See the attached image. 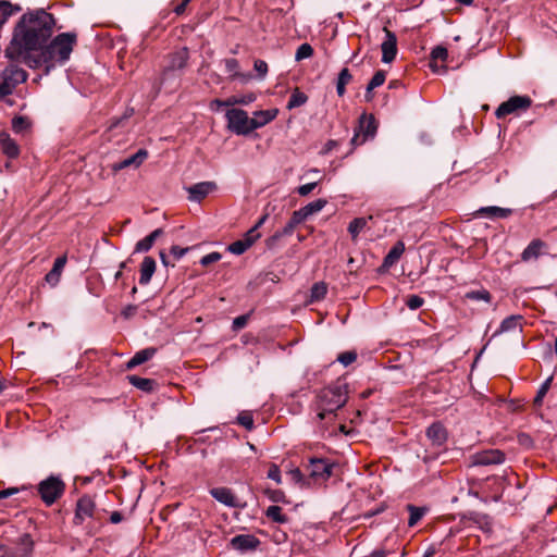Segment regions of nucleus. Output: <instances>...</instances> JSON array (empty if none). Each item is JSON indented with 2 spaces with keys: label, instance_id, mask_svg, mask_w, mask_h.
Returning <instances> with one entry per match:
<instances>
[{
  "label": "nucleus",
  "instance_id": "f257e3e1",
  "mask_svg": "<svg viewBox=\"0 0 557 557\" xmlns=\"http://www.w3.org/2000/svg\"><path fill=\"white\" fill-rule=\"evenodd\" d=\"M54 25L53 15L44 9L23 14L5 49V57L30 69H37L38 61H35L33 52H38L42 48L51 37Z\"/></svg>",
  "mask_w": 557,
  "mask_h": 557
},
{
  "label": "nucleus",
  "instance_id": "f03ea898",
  "mask_svg": "<svg viewBox=\"0 0 557 557\" xmlns=\"http://www.w3.org/2000/svg\"><path fill=\"white\" fill-rule=\"evenodd\" d=\"M347 385L341 382L323 388L318 395L315 405L319 420H332L335 412L347 403Z\"/></svg>",
  "mask_w": 557,
  "mask_h": 557
},
{
  "label": "nucleus",
  "instance_id": "7ed1b4c3",
  "mask_svg": "<svg viewBox=\"0 0 557 557\" xmlns=\"http://www.w3.org/2000/svg\"><path fill=\"white\" fill-rule=\"evenodd\" d=\"M76 36L71 33H62L58 35L49 45L42 46L34 55L35 61H38V67L41 64L53 65L55 62L64 63L70 59L73 51Z\"/></svg>",
  "mask_w": 557,
  "mask_h": 557
},
{
  "label": "nucleus",
  "instance_id": "20e7f679",
  "mask_svg": "<svg viewBox=\"0 0 557 557\" xmlns=\"http://www.w3.org/2000/svg\"><path fill=\"white\" fill-rule=\"evenodd\" d=\"M64 490V482L55 475H50L38 484V493L42 502L48 506L54 504L62 496Z\"/></svg>",
  "mask_w": 557,
  "mask_h": 557
},
{
  "label": "nucleus",
  "instance_id": "39448f33",
  "mask_svg": "<svg viewBox=\"0 0 557 557\" xmlns=\"http://www.w3.org/2000/svg\"><path fill=\"white\" fill-rule=\"evenodd\" d=\"M227 128L236 135H248L253 132L252 120L242 109H230L225 113Z\"/></svg>",
  "mask_w": 557,
  "mask_h": 557
},
{
  "label": "nucleus",
  "instance_id": "423d86ee",
  "mask_svg": "<svg viewBox=\"0 0 557 557\" xmlns=\"http://www.w3.org/2000/svg\"><path fill=\"white\" fill-rule=\"evenodd\" d=\"M189 52L187 48H181L168 55V62L164 65L160 75V85H163L168 79L172 78L174 72L183 70L188 62Z\"/></svg>",
  "mask_w": 557,
  "mask_h": 557
},
{
  "label": "nucleus",
  "instance_id": "0eeeda50",
  "mask_svg": "<svg viewBox=\"0 0 557 557\" xmlns=\"http://www.w3.org/2000/svg\"><path fill=\"white\" fill-rule=\"evenodd\" d=\"M98 513L95 499L90 495L84 494L76 502L73 523L82 525L87 519H98Z\"/></svg>",
  "mask_w": 557,
  "mask_h": 557
},
{
  "label": "nucleus",
  "instance_id": "6e6552de",
  "mask_svg": "<svg viewBox=\"0 0 557 557\" xmlns=\"http://www.w3.org/2000/svg\"><path fill=\"white\" fill-rule=\"evenodd\" d=\"M376 121L374 116L362 114L359 119V126L355 129V134L350 140L352 148L364 144L368 139L374 137L376 133Z\"/></svg>",
  "mask_w": 557,
  "mask_h": 557
},
{
  "label": "nucleus",
  "instance_id": "1a4fd4ad",
  "mask_svg": "<svg viewBox=\"0 0 557 557\" xmlns=\"http://www.w3.org/2000/svg\"><path fill=\"white\" fill-rule=\"evenodd\" d=\"M334 462L324 458H311L308 465L309 476L317 483L326 482L333 474Z\"/></svg>",
  "mask_w": 557,
  "mask_h": 557
},
{
  "label": "nucleus",
  "instance_id": "9d476101",
  "mask_svg": "<svg viewBox=\"0 0 557 557\" xmlns=\"http://www.w3.org/2000/svg\"><path fill=\"white\" fill-rule=\"evenodd\" d=\"M531 104L532 100L529 96H512L496 109L495 115L497 119H503L518 111H525Z\"/></svg>",
  "mask_w": 557,
  "mask_h": 557
},
{
  "label": "nucleus",
  "instance_id": "9b49d317",
  "mask_svg": "<svg viewBox=\"0 0 557 557\" xmlns=\"http://www.w3.org/2000/svg\"><path fill=\"white\" fill-rule=\"evenodd\" d=\"M34 550V542L29 534H24L20 539L17 547H7L0 552V557H32Z\"/></svg>",
  "mask_w": 557,
  "mask_h": 557
},
{
  "label": "nucleus",
  "instance_id": "f8f14e48",
  "mask_svg": "<svg viewBox=\"0 0 557 557\" xmlns=\"http://www.w3.org/2000/svg\"><path fill=\"white\" fill-rule=\"evenodd\" d=\"M473 466L500 465L505 461V454L499 449L478 451L471 457Z\"/></svg>",
  "mask_w": 557,
  "mask_h": 557
},
{
  "label": "nucleus",
  "instance_id": "ddd939ff",
  "mask_svg": "<svg viewBox=\"0 0 557 557\" xmlns=\"http://www.w3.org/2000/svg\"><path fill=\"white\" fill-rule=\"evenodd\" d=\"M383 32L385 33V38L381 44L382 50V62L391 63L395 60L397 54V37L391 32L388 28L384 27Z\"/></svg>",
  "mask_w": 557,
  "mask_h": 557
},
{
  "label": "nucleus",
  "instance_id": "4468645a",
  "mask_svg": "<svg viewBox=\"0 0 557 557\" xmlns=\"http://www.w3.org/2000/svg\"><path fill=\"white\" fill-rule=\"evenodd\" d=\"M188 193V199L194 202H200L205 199L209 194L213 193L216 189V184L214 182H200L188 186L185 188Z\"/></svg>",
  "mask_w": 557,
  "mask_h": 557
},
{
  "label": "nucleus",
  "instance_id": "2eb2a0df",
  "mask_svg": "<svg viewBox=\"0 0 557 557\" xmlns=\"http://www.w3.org/2000/svg\"><path fill=\"white\" fill-rule=\"evenodd\" d=\"M210 494L215 500H218L219 503H221L227 507H231V508L243 507V505L239 503L238 498L227 487L211 488Z\"/></svg>",
  "mask_w": 557,
  "mask_h": 557
},
{
  "label": "nucleus",
  "instance_id": "dca6fc26",
  "mask_svg": "<svg viewBox=\"0 0 557 557\" xmlns=\"http://www.w3.org/2000/svg\"><path fill=\"white\" fill-rule=\"evenodd\" d=\"M546 249L547 244L544 240L540 238L533 239L522 251L521 260L523 262L536 260L537 258L546 253Z\"/></svg>",
  "mask_w": 557,
  "mask_h": 557
},
{
  "label": "nucleus",
  "instance_id": "f3484780",
  "mask_svg": "<svg viewBox=\"0 0 557 557\" xmlns=\"http://www.w3.org/2000/svg\"><path fill=\"white\" fill-rule=\"evenodd\" d=\"M426 437L435 447H443L447 441V431L441 422H434L426 429Z\"/></svg>",
  "mask_w": 557,
  "mask_h": 557
},
{
  "label": "nucleus",
  "instance_id": "a211bd4d",
  "mask_svg": "<svg viewBox=\"0 0 557 557\" xmlns=\"http://www.w3.org/2000/svg\"><path fill=\"white\" fill-rule=\"evenodd\" d=\"M148 158L146 149H139L136 153L112 164V171L117 172L126 168H138Z\"/></svg>",
  "mask_w": 557,
  "mask_h": 557
},
{
  "label": "nucleus",
  "instance_id": "6ab92c4d",
  "mask_svg": "<svg viewBox=\"0 0 557 557\" xmlns=\"http://www.w3.org/2000/svg\"><path fill=\"white\" fill-rule=\"evenodd\" d=\"M259 544L260 541L251 534H239L231 540V546L242 553L256 549Z\"/></svg>",
  "mask_w": 557,
  "mask_h": 557
},
{
  "label": "nucleus",
  "instance_id": "aec40b11",
  "mask_svg": "<svg viewBox=\"0 0 557 557\" xmlns=\"http://www.w3.org/2000/svg\"><path fill=\"white\" fill-rule=\"evenodd\" d=\"M3 78L15 88L27 79V73L23 69L12 64L4 70Z\"/></svg>",
  "mask_w": 557,
  "mask_h": 557
},
{
  "label": "nucleus",
  "instance_id": "412c9836",
  "mask_svg": "<svg viewBox=\"0 0 557 557\" xmlns=\"http://www.w3.org/2000/svg\"><path fill=\"white\" fill-rule=\"evenodd\" d=\"M225 71L230 74L232 81H239L245 84L251 78V74L242 73L239 71V63L236 59L230 58L224 61Z\"/></svg>",
  "mask_w": 557,
  "mask_h": 557
},
{
  "label": "nucleus",
  "instance_id": "4be33fe9",
  "mask_svg": "<svg viewBox=\"0 0 557 557\" xmlns=\"http://www.w3.org/2000/svg\"><path fill=\"white\" fill-rule=\"evenodd\" d=\"M522 321L523 317L520 314H512L507 317L502 321L498 330L492 335V338L498 336L502 333H507L515 330L522 331Z\"/></svg>",
  "mask_w": 557,
  "mask_h": 557
},
{
  "label": "nucleus",
  "instance_id": "5701e85b",
  "mask_svg": "<svg viewBox=\"0 0 557 557\" xmlns=\"http://www.w3.org/2000/svg\"><path fill=\"white\" fill-rule=\"evenodd\" d=\"M0 147L8 158L14 159L20 154L18 145L7 132H0Z\"/></svg>",
  "mask_w": 557,
  "mask_h": 557
},
{
  "label": "nucleus",
  "instance_id": "b1692460",
  "mask_svg": "<svg viewBox=\"0 0 557 557\" xmlns=\"http://www.w3.org/2000/svg\"><path fill=\"white\" fill-rule=\"evenodd\" d=\"M277 112V109L256 111L253 113V116L250 117L252 120L253 131L261 128L264 125L269 124L271 121H273L276 117Z\"/></svg>",
  "mask_w": 557,
  "mask_h": 557
},
{
  "label": "nucleus",
  "instance_id": "393cba45",
  "mask_svg": "<svg viewBox=\"0 0 557 557\" xmlns=\"http://www.w3.org/2000/svg\"><path fill=\"white\" fill-rule=\"evenodd\" d=\"M157 264L156 260L147 256L144 258L141 264H140V276H139V284L140 285H147L150 283L151 277L156 271Z\"/></svg>",
  "mask_w": 557,
  "mask_h": 557
},
{
  "label": "nucleus",
  "instance_id": "a878e982",
  "mask_svg": "<svg viewBox=\"0 0 557 557\" xmlns=\"http://www.w3.org/2000/svg\"><path fill=\"white\" fill-rule=\"evenodd\" d=\"M65 264H66V257L65 256L58 257L54 260L52 269L46 274V277H45L46 282L48 284H50L51 286H55L60 281V276H61V273H62Z\"/></svg>",
  "mask_w": 557,
  "mask_h": 557
},
{
  "label": "nucleus",
  "instance_id": "bb28decb",
  "mask_svg": "<svg viewBox=\"0 0 557 557\" xmlns=\"http://www.w3.org/2000/svg\"><path fill=\"white\" fill-rule=\"evenodd\" d=\"M157 352L154 347H148L137 351L126 363V369L132 370L137 366L150 360Z\"/></svg>",
  "mask_w": 557,
  "mask_h": 557
},
{
  "label": "nucleus",
  "instance_id": "cd10ccee",
  "mask_svg": "<svg viewBox=\"0 0 557 557\" xmlns=\"http://www.w3.org/2000/svg\"><path fill=\"white\" fill-rule=\"evenodd\" d=\"M127 381L136 388L145 392L152 393L156 391L158 383L152 379L140 377L138 375H128Z\"/></svg>",
  "mask_w": 557,
  "mask_h": 557
},
{
  "label": "nucleus",
  "instance_id": "c85d7f7f",
  "mask_svg": "<svg viewBox=\"0 0 557 557\" xmlns=\"http://www.w3.org/2000/svg\"><path fill=\"white\" fill-rule=\"evenodd\" d=\"M161 235H163L162 228H157L153 232H151L148 236L137 242L135 246V252H147L151 249L157 238H159Z\"/></svg>",
  "mask_w": 557,
  "mask_h": 557
},
{
  "label": "nucleus",
  "instance_id": "c756f323",
  "mask_svg": "<svg viewBox=\"0 0 557 557\" xmlns=\"http://www.w3.org/2000/svg\"><path fill=\"white\" fill-rule=\"evenodd\" d=\"M447 57H448V52L445 47L437 46L432 50L430 66L433 70V72H436V73L445 72L446 67L438 66L436 61H438V60L446 61Z\"/></svg>",
  "mask_w": 557,
  "mask_h": 557
},
{
  "label": "nucleus",
  "instance_id": "7c9ffc66",
  "mask_svg": "<svg viewBox=\"0 0 557 557\" xmlns=\"http://www.w3.org/2000/svg\"><path fill=\"white\" fill-rule=\"evenodd\" d=\"M405 251V245L403 242H397L388 251L383 260V267L391 268L393 267L401 257Z\"/></svg>",
  "mask_w": 557,
  "mask_h": 557
},
{
  "label": "nucleus",
  "instance_id": "2f4dec72",
  "mask_svg": "<svg viewBox=\"0 0 557 557\" xmlns=\"http://www.w3.org/2000/svg\"><path fill=\"white\" fill-rule=\"evenodd\" d=\"M512 210L508 208H500L496 206L483 207L478 213L487 215L490 218L506 219L511 214Z\"/></svg>",
  "mask_w": 557,
  "mask_h": 557
},
{
  "label": "nucleus",
  "instance_id": "473e14b6",
  "mask_svg": "<svg viewBox=\"0 0 557 557\" xmlns=\"http://www.w3.org/2000/svg\"><path fill=\"white\" fill-rule=\"evenodd\" d=\"M463 299L465 300H471V301H483L485 304H491L492 295H491V293L487 289L481 288V289H476V290H468L463 295Z\"/></svg>",
  "mask_w": 557,
  "mask_h": 557
},
{
  "label": "nucleus",
  "instance_id": "72a5a7b5",
  "mask_svg": "<svg viewBox=\"0 0 557 557\" xmlns=\"http://www.w3.org/2000/svg\"><path fill=\"white\" fill-rule=\"evenodd\" d=\"M372 216L367 218H356L348 225V232L351 235V239L354 242L357 240L359 234L366 228L368 224V220H371Z\"/></svg>",
  "mask_w": 557,
  "mask_h": 557
},
{
  "label": "nucleus",
  "instance_id": "f704fd0d",
  "mask_svg": "<svg viewBox=\"0 0 557 557\" xmlns=\"http://www.w3.org/2000/svg\"><path fill=\"white\" fill-rule=\"evenodd\" d=\"M385 79H386V73L383 70H379L375 72V74L373 75V77L371 78V81L369 82V84L367 86V92H366L367 100L371 99V91L373 89H375L376 87H380L381 85H383Z\"/></svg>",
  "mask_w": 557,
  "mask_h": 557
},
{
  "label": "nucleus",
  "instance_id": "c9c22d12",
  "mask_svg": "<svg viewBox=\"0 0 557 557\" xmlns=\"http://www.w3.org/2000/svg\"><path fill=\"white\" fill-rule=\"evenodd\" d=\"M30 126L32 123L26 116L18 115L12 119V129L15 134H24Z\"/></svg>",
  "mask_w": 557,
  "mask_h": 557
},
{
  "label": "nucleus",
  "instance_id": "e433bc0d",
  "mask_svg": "<svg viewBox=\"0 0 557 557\" xmlns=\"http://www.w3.org/2000/svg\"><path fill=\"white\" fill-rule=\"evenodd\" d=\"M265 516L277 523H286L288 521V518L286 515L282 512V508L276 505H272L267 508Z\"/></svg>",
  "mask_w": 557,
  "mask_h": 557
},
{
  "label": "nucleus",
  "instance_id": "4c0bfd02",
  "mask_svg": "<svg viewBox=\"0 0 557 557\" xmlns=\"http://www.w3.org/2000/svg\"><path fill=\"white\" fill-rule=\"evenodd\" d=\"M256 100V95L250 92L242 96H231L225 99L226 107H233L236 104H249Z\"/></svg>",
  "mask_w": 557,
  "mask_h": 557
},
{
  "label": "nucleus",
  "instance_id": "58836bf2",
  "mask_svg": "<svg viewBox=\"0 0 557 557\" xmlns=\"http://www.w3.org/2000/svg\"><path fill=\"white\" fill-rule=\"evenodd\" d=\"M327 293V286L324 282L314 283L310 290V301L322 300Z\"/></svg>",
  "mask_w": 557,
  "mask_h": 557
},
{
  "label": "nucleus",
  "instance_id": "ea45409f",
  "mask_svg": "<svg viewBox=\"0 0 557 557\" xmlns=\"http://www.w3.org/2000/svg\"><path fill=\"white\" fill-rule=\"evenodd\" d=\"M407 510L410 513L409 520H408L409 527L416 525L422 519V517L425 515V508L417 507L411 504L407 505Z\"/></svg>",
  "mask_w": 557,
  "mask_h": 557
},
{
  "label": "nucleus",
  "instance_id": "a19ab883",
  "mask_svg": "<svg viewBox=\"0 0 557 557\" xmlns=\"http://www.w3.org/2000/svg\"><path fill=\"white\" fill-rule=\"evenodd\" d=\"M307 100H308V97L304 92L299 91L298 89H295L289 97L287 108L288 109L298 108V107L305 104L307 102Z\"/></svg>",
  "mask_w": 557,
  "mask_h": 557
},
{
  "label": "nucleus",
  "instance_id": "79ce46f5",
  "mask_svg": "<svg viewBox=\"0 0 557 557\" xmlns=\"http://www.w3.org/2000/svg\"><path fill=\"white\" fill-rule=\"evenodd\" d=\"M326 203L327 201L324 199H317L302 207V210L306 212L307 216H310L314 213L320 212L326 206Z\"/></svg>",
  "mask_w": 557,
  "mask_h": 557
},
{
  "label": "nucleus",
  "instance_id": "37998d69",
  "mask_svg": "<svg viewBox=\"0 0 557 557\" xmlns=\"http://www.w3.org/2000/svg\"><path fill=\"white\" fill-rule=\"evenodd\" d=\"M552 381H553V376H549L548 379H546L542 385L540 386L537 393H536V396L534 398V405L536 406H541L542 403H543V399L545 397V395L547 394L549 387H550V384H552Z\"/></svg>",
  "mask_w": 557,
  "mask_h": 557
},
{
  "label": "nucleus",
  "instance_id": "c03bdc74",
  "mask_svg": "<svg viewBox=\"0 0 557 557\" xmlns=\"http://www.w3.org/2000/svg\"><path fill=\"white\" fill-rule=\"evenodd\" d=\"M248 248H250V243L248 240L239 239L232 243L227 247V250L234 255L239 256L243 255Z\"/></svg>",
  "mask_w": 557,
  "mask_h": 557
},
{
  "label": "nucleus",
  "instance_id": "a18cd8bd",
  "mask_svg": "<svg viewBox=\"0 0 557 557\" xmlns=\"http://www.w3.org/2000/svg\"><path fill=\"white\" fill-rule=\"evenodd\" d=\"M13 12L14 10L10 2L0 1V27L7 22Z\"/></svg>",
  "mask_w": 557,
  "mask_h": 557
},
{
  "label": "nucleus",
  "instance_id": "49530a36",
  "mask_svg": "<svg viewBox=\"0 0 557 557\" xmlns=\"http://www.w3.org/2000/svg\"><path fill=\"white\" fill-rule=\"evenodd\" d=\"M313 54V48L309 44H302L298 47L295 59L297 61L310 58Z\"/></svg>",
  "mask_w": 557,
  "mask_h": 557
},
{
  "label": "nucleus",
  "instance_id": "de8ad7c7",
  "mask_svg": "<svg viewBox=\"0 0 557 557\" xmlns=\"http://www.w3.org/2000/svg\"><path fill=\"white\" fill-rule=\"evenodd\" d=\"M237 422L247 430H252L255 426L252 414L248 411L239 413L237 417Z\"/></svg>",
  "mask_w": 557,
  "mask_h": 557
},
{
  "label": "nucleus",
  "instance_id": "09e8293b",
  "mask_svg": "<svg viewBox=\"0 0 557 557\" xmlns=\"http://www.w3.org/2000/svg\"><path fill=\"white\" fill-rule=\"evenodd\" d=\"M357 359V354L355 351H345L338 355L337 361L341 362L344 367L351 364Z\"/></svg>",
  "mask_w": 557,
  "mask_h": 557
},
{
  "label": "nucleus",
  "instance_id": "8fccbe9b",
  "mask_svg": "<svg viewBox=\"0 0 557 557\" xmlns=\"http://www.w3.org/2000/svg\"><path fill=\"white\" fill-rule=\"evenodd\" d=\"M423 304L424 299L418 295H410L406 300V305L410 310H417L422 307Z\"/></svg>",
  "mask_w": 557,
  "mask_h": 557
},
{
  "label": "nucleus",
  "instance_id": "3c124183",
  "mask_svg": "<svg viewBox=\"0 0 557 557\" xmlns=\"http://www.w3.org/2000/svg\"><path fill=\"white\" fill-rule=\"evenodd\" d=\"M268 478L276 482L277 484H281L282 476H281V470L277 465L272 463L268 470Z\"/></svg>",
  "mask_w": 557,
  "mask_h": 557
},
{
  "label": "nucleus",
  "instance_id": "603ef678",
  "mask_svg": "<svg viewBox=\"0 0 557 557\" xmlns=\"http://www.w3.org/2000/svg\"><path fill=\"white\" fill-rule=\"evenodd\" d=\"M220 259H221V253H219L216 251L210 252L200 259V264L203 267H207L211 263L218 262Z\"/></svg>",
  "mask_w": 557,
  "mask_h": 557
},
{
  "label": "nucleus",
  "instance_id": "864d4df0",
  "mask_svg": "<svg viewBox=\"0 0 557 557\" xmlns=\"http://www.w3.org/2000/svg\"><path fill=\"white\" fill-rule=\"evenodd\" d=\"M308 216L306 215V212L300 208L299 210H296L293 212V215L290 216L289 221L295 225H299L302 223Z\"/></svg>",
  "mask_w": 557,
  "mask_h": 557
},
{
  "label": "nucleus",
  "instance_id": "5fc2aeb1",
  "mask_svg": "<svg viewBox=\"0 0 557 557\" xmlns=\"http://www.w3.org/2000/svg\"><path fill=\"white\" fill-rule=\"evenodd\" d=\"M295 227H296V226H295L290 221H288V222L286 223V225H285L282 230L277 231V232L274 234V238H281V237H284V236H289V235H292V234H293V232H294V230H295Z\"/></svg>",
  "mask_w": 557,
  "mask_h": 557
},
{
  "label": "nucleus",
  "instance_id": "6e6d98bb",
  "mask_svg": "<svg viewBox=\"0 0 557 557\" xmlns=\"http://www.w3.org/2000/svg\"><path fill=\"white\" fill-rule=\"evenodd\" d=\"M265 494L274 503L284 502L285 498V495L281 490H267Z\"/></svg>",
  "mask_w": 557,
  "mask_h": 557
},
{
  "label": "nucleus",
  "instance_id": "4d7b16f0",
  "mask_svg": "<svg viewBox=\"0 0 557 557\" xmlns=\"http://www.w3.org/2000/svg\"><path fill=\"white\" fill-rule=\"evenodd\" d=\"M253 67L261 78H263L268 73V64L263 60H256Z\"/></svg>",
  "mask_w": 557,
  "mask_h": 557
},
{
  "label": "nucleus",
  "instance_id": "13d9d810",
  "mask_svg": "<svg viewBox=\"0 0 557 557\" xmlns=\"http://www.w3.org/2000/svg\"><path fill=\"white\" fill-rule=\"evenodd\" d=\"M15 88L12 87L4 78L0 83V100L11 95Z\"/></svg>",
  "mask_w": 557,
  "mask_h": 557
},
{
  "label": "nucleus",
  "instance_id": "bf43d9fd",
  "mask_svg": "<svg viewBox=\"0 0 557 557\" xmlns=\"http://www.w3.org/2000/svg\"><path fill=\"white\" fill-rule=\"evenodd\" d=\"M351 79H352V76H351L349 70L347 67H344L338 74L337 83L347 85L350 83Z\"/></svg>",
  "mask_w": 557,
  "mask_h": 557
},
{
  "label": "nucleus",
  "instance_id": "052dcab7",
  "mask_svg": "<svg viewBox=\"0 0 557 557\" xmlns=\"http://www.w3.org/2000/svg\"><path fill=\"white\" fill-rule=\"evenodd\" d=\"M288 475L290 476V480L297 484H302L305 481L304 474L298 468L292 469L288 472Z\"/></svg>",
  "mask_w": 557,
  "mask_h": 557
},
{
  "label": "nucleus",
  "instance_id": "680f3d73",
  "mask_svg": "<svg viewBox=\"0 0 557 557\" xmlns=\"http://www.w3.org/2000/svg\"><path fill=\"white\" fill-rule=\"evenodd\" d=\"M248 315H238L233 320V330H242L247 325Z\"/></svg>",
  "mask_w": 557,
  "mask_h": 557
},
{
  "label": "nucleus",
  "instance_id": "e2e57ef3",
  "mask_svg": "<svg viewBox=\"0 0 557 557\" xmlns=\"http://www.w3.org/2000/svg\"><path fill=\"white\" fill-rule=\"evenodd\" d=\"M317 185L318 183L315 182L301 185L297 188V193L300 196H308L317 187Z\"/></svg>",
  "mask_w": 557,
  "mask_h": 557
},
{
  "label": "nucleus",
  "instance_id": "0e129e2a",
  "mask_svg": "<svg viewBox=\"0 0 557 557\" xmlns=\"http://www.w3.org/2000/svg\"><path fill=\"white\" fill-rule=\"evenodd\" d=\"M260 237V234L256 231V227H251L245 235L243 240H248L250 243V247L253 243Z\"/></svg>",
  "mask_w": 557,
  "mask_h": 557
},
{
  "label": "nucleus",
  "instance_id": "69168bd1",
  "mask_svg": "<svg viewBox=\"0 0 557 557\" xmlns=\"http://www.w3.org/2000/svg\"><path fill=\"white\" fill-rule=\"evenodd\" d=\"M136 311H137V307H136V306H134V305H128V306H126V307L122 310L121 314H122L125 319H129V318H132V317L136 313Z\"/></svg>",
  "mask_w": 557,
  "mask_h": 557
},
{
  "label": "nucleus",
  "instance_id": "338daca9",
  "mask_svg": "<svg viewBox=\"0 0 557 557\" xmlns=\"http://www.w3.org/2000/svg\"><path fill=\"white\" fill-rule=\"evenodd\" d=\"M187 248H182L180 246H172L171 247V253L176 258V259H181L186 252H187Z\"/></svg>",
  "mask_w": 557,
  "mask_h": 557
},
{
  "label": "nucleus",
  "instance_id": "774afa93",
  "mask_svg": "<svg viewBox=\"0 0 557 557\" xmlns=\"http://www.w3.org/2000/svg\"><path fill=\"white\" fill-rule=\"evenodd\" d=\"M338 146V141L336 140H333V139H330L326 141V144L324 145L321 153L323 154H327L329 152H331L333 149H335L336 147Z\"/></svg>",
  "mask_w": 557,
  "mask_h": 557
}]
</instances>
